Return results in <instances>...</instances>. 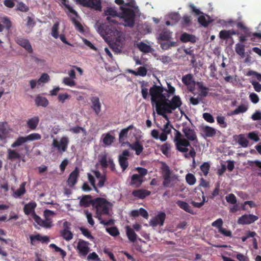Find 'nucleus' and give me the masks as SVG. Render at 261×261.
I'll return each instance as SVG.
<instances>
[{"label":"nucleus","instance_id":"1","mask_svg":"<svg viewBox=\"0 0 261 261\" xmlns=\"http://www.w3.org/2000/svg\"><path fill=\"white\" fill-rule=\"evenodd\" d=\"M149 95L152 106H155L156 113L162 115L164 118L167 119V114H170L177 108H179L182 105L180 97L174 95L171 100H169L165 88L160 85H154L151 87L149 91Z\"/></svg>","mask_w":261,"mask_h":261},{"label":"nucleus","instance_id":"2","mask_svg":"<svg viewBox=\"0 0 261 261\" xmlns=\"http://www.w3.org/2000/svg\"><path fill=\"white\" fill-rule=\"evenodd\" d=\"M121 12L118 13L116 8L107 7L104 10L107 20L112 22H118L125 27H133L136 15L139 12L138 7L134 0L120 7Z\"/></svg>","mask_w":261,"mask_h":261},{"label":"nucleus","instance_id":"3","mask_svg":"<svg viewBox=\"0 0 261 261\" xmlns=\"http://www.w3.org/2000/svg\"><path fill=\"white\" fill-rule=\"evenodd\" d=\"M175 130L174 142L176 149L179 152L186 153L185 156L186 158L190 157L194 159L196 155L195 149L190 145V141H197V136L195 132L188 125H183L182 131L184 136L180 132Z\"/></svg>","mask_w":261,"mask_h":261},{"label":"nucleus","instance_id":"4","mask_svg":"<svg viewBox=\"0 0 261 261\" xmlns=\"http://www.w3.org/2000/svg\"><path fill=\"white\" fill-rule=\"evenodd\" d=\"M92 205L96 209V217L100 220V223L107 225L111 221H106L101 220V215H109L113 204L102 198H97L92 201Z\"/></svg>","mask_w":261,"mask_h":261},{"label":"nucleus","instance_id":"5","mask_svg":"<svg viewBox=\"0 0 261 261\" xmlns=\"http://www.w3.org/2000/svg\"><path fill=\"white\" fill-rule=\"evenodd\" d=\"M105 24H101L99 22H97L95 25L97 32L103 37L108 35V37L111 38V39L117 41L120 40L123 36L122 32L115 28H111L107 30L105 29Z\"/></svg>","mask_w":261,"mask_h":261},{"label":"nucleus","instance_id":"6","mask_svg":"<svg viewBox=\"0 0 261 261\" xmlns=\"http://www.w3.org/2000/svg\"><path fill=\"white\" fill-rule=\"evenodd\" d=\"M88 179L93 187L94 190L98 192L97 188L95 184V179L98 181L97 187L99 188L102 187L106 181V177L104 175L101 174L97 170H92L91 173H88Z\"/></svg>","mask_w":261,"mask_h":261},{"label":"nucleus","instance_id":"7","mask_svg":"<svg viewBox=\"0 0 261 261\" xmlns=\"http://www.w3.org/2000/svg\"><path fill=\"white\" fill-rule=\"evenodd\" d=\"M162 174L164 177L163 185L169 187L173 185L177 180V176L172 174L169 168L165 164H163L162 168Z\"/></svg>","mask_w":261,"mask_h":261},{"label":"nucleus","instance_id":"8","mask_svg":"<svg viewBox=\"0 0 261 261\" xmlns=\"http://www.w3.org/2000/svg\"><path fill=\"white\" fill-rule=\"evenodd\" d=\"M69 142V138L67 137L63 136L59 140L54 139L53 141L52 146L56 148L59 152L62 153L67 150Z\"/></svg>","mask_w":261,"mask_h":261},{"label":"nucleus","instance_id":"9","mask_svg":"<svg viewBox=\"0 0 261 261\" xmlns=\"http://www.w3.org/2000/svg\"><path fill=\"white\" fill-rule=\"evenodd\" d=\"M171 38V33L169 32H164L161 34L158 37L162 48L164 49H167L171 46H174L175 43L174 42L170 41L169 40Z\"/></svg>","mask_w":261,"mask_h":261},{"label":"nucleus","instance_id":"10","mask_svg":"<svg viewBox=\"0 0 261 261\" xmlns=\"http://www.w3.org/2000/svg\"><path fill=\"white\" fill-rule=\"evenodd\" d=\"M90 244L84 240L80 239L76 244L75 248L80 256L85 257L90 251Z\"/></svg>","mask_w":261,"mask_h":261},{"label":"nucleus","instance_id":"11","mask_svg":"<svg viewBox=\"0 0 261 261\" xmlns=\"http://www.w3.org/2000/svg\"><path fill=\"white\" fill-rule=\"evenodd\" d=\"M76 3L83 6L87 7L95 10L101 9V0H74Z\"/></svg>","mask_w":261,"mask_h":261},{"label":"nucleus","instance_id":"12","mask_svg":"<svg viewBox=\"0 0 261 261\" xmlns=\"http://www.w3.org/2000/svg\"><path fill=\"white\" fill-rule=\"evenodd\" d=\"M197 189H195L194 194V200L191 203L195 207H200L204 204L205 197L202 191H197Z\"/></svg>","mask_w":261,"mask_h":261},{"label":"nucleus","instance_id":"13","mask_svg":"<svg viewBox=\"0 0 261 261\" xmlns=\"http://www.w3.org/2000/svg\"><path fill=\"white\" fill-rule=\"evenodd\" d=\"M165 119L167 120V122H165V124L163 125V128L161 129L162 133H161L160 140L162 142H165L167 140V135L170 134L171 133L172 129H173L172 124L170 123V122L169 120L168 117H167V119Z\"/></svg>","mask_w":261,"mask_h":261},{"label":"nucleus","instance_id":"14","mask_svg":"<svg viewBox=\"0 0 261 261\" xmlns=\"http://www.w3.org/2000/svg\"><path fill=\"white\" fill-rule=\"evenodd\" d=\"M12 129L6 122H0V139L5 140L9 137Z\"/></svg>","mask_w":261,"mask_h":261},{"label":"nucleus","instance_id":"15","mask_svg":"<svg viewBox=\"0 0 261 261\" xmlns=\"http://www.w3.org/2000/svg\"><path fill=\"white\" fill-rule=\"evenodd\" d=\"M258 219V217L252 215H244L240 217L238 220V223L240 224L245 225L249 224L254 222Z\"/></svg>","mask_w":261,"mask_h":261},{"label":"nucleus","instance_id":"16","mask_svg":"<svg viewBox=\"0 0 261 261\" xmlns=\"http://www.w3.org/2000/svg\"><path fill=\"white\" fill-rule=\"evenodd\" d=\"M166 215L164 213H159L155 217L150 219L149 224L153 227L158 225L162 226L165 219Z\"/></svg>","mask_w":261,"mask_h":261},{"label":"nucleus","instance_id":"17","mask_svg":"<svg viewBox=\"0 0 261 261\" xmlns=\"http://www.w3.org/2000/svg\"><path fill=\"white\" fill-rule=\"evenodd\" d=\"M129 156V152L128 150H125L119 155V162L123 170H124L128 166L127 159Z\"/></svg>","mask_w":261,"mask_h":261},{"label":"nucleus","instance_id":"18","mask_svg":"<svg viewBox=\"0 0 261 261\" xmlns=\"http://www.w3.org/2000/svg\"><path fill=\"white\" fill-rule=\"evenodd\" d=\"M127 146L132 150L135 151L136 154L137 155L141 154L144 149L143 145L138 140H137L132 144L127 143Z\"/></svg>","mask_w":261,"mask_h":261},{"label":"nucleus","instance_id":"19","mask_svg":"<svg viewBox=\"0 0 261 261\" xmlns=\"http://www.w3.org/2000/svg\"><path fill=\"white\" fill-rule=\"evenodd\" d=\"M80 171L78 168H75V169L70 174L69 176L67 179L68 185L71 187H73L77 182V179L79 175Z\"/></svg>","mask_w":261,"mask_h":261},{"label":"nucleus","instance_id":"20","mask_svg":"<svg viewBox=\"0 0 261 261\" xmlns=\"http://www.w3.org/2000/svg\"><path fill=\"white\" fill-rule=\"evenodd\" d=\"M91 102V108L96 115L99 114L101 111V103L98 97H92L90 99Z\"/></svg>","mask_w":261,"mask_h":261},{"label":"nucleus","instance_id":"21","mask_svg":"<svg viewBox=\"0 0 261 261\" xmlns=\"http://www.w3.org/2000/svg\"><path fill=\"white\" fill-rule=\"evenodd\" d=\"M34 220L35 222L39 226L49 228L51 226L52 221L50 220H42L36 214L30 218Z\"/></svg>","mask_w":261,"mask_h":261},{"label":"nucleus","instance_id":"22","mask_svg":"<svg viewBox=\"0 0 261 261\" xmlns=\"http://www.w3.org/2000/svg\"><path fill=\"white\" fill-rule=\"evenodd\" d=\"M37 204L34 202H29L24 205V212L25 215L29 216L30 218L35 214V208Z\"/></svg>","mask_w":261,"mask_h":261},{"label":"nucleus","instance_id":"23","mask_svg":"<svg viewBox=\"0 0 261 261\" xmlns=\"http://www.w3.org/2000/svg\"><path fill=\"white\" fill-rule=\"evenodd\" d=\"M99 161L102 167H106L110 165L112 169H114V164L113 160L111 159L107 160L106 153H102L99 155Z\"/></svg>","mask_w":261,"mask_h":261},{"label":"nucleus","instance_id":"24","mask_svg":"<svg viewBox=\"0 0 261 261\" xmlns=\"http://www.w3.org/2000/svg\"><path fill=\"white\" fill-rule=\"evenodd\" d=\"M234 139L242 147L246 148L249 146V141L243 134L236 135L234 137Z\"/></svg>","mask_w":261,"mask_h":261},{"label":"nucleus","instance_id":"25","mask_svg":"<svg viewBox=\"0 0 261 261\" xmlns=\"http://www.w3.org/2000/svg\"><path fill=\"white\" fill-rule=\"evenodd\" d=\"M182 83L187 86L188 88L191 90L194 87L195 82L193 79V76L191 74H189L184 76L182 77Z\"/></svg>","mask_w":261,"mask_h":261},{"label":"nucleus","instance_id":"26","mask_svg":"<svg viewBox=\"0 0 261 261\" xmlns=\"http://www.w3.org/2000/svg\"><path fill=\"white\" fill-rule=\"evenodd\" d=\"M39 122V118L38 116H34L29 118L27 121V127L32 130L35 129Z\"/></svg>","mask_w":261,"mask_h":261},{"label":"nucleus","instance_id":"27","mask_svg":"<svg viewBox=\"0 0 261 261\" xmlns=\"http://www.w3.org/2000/svg\"><path fill=\"white\" fill-rule=\"evenodd\" d=\"M30 238L32 245L36 244L39 241L42 242H48L49 241V238L47 236H42L40 234L30 236Z\"/></svg>","mask_w":261,"mask_h":261},{"label":"nucleus","instance_id":"28","mask_svg":"<svg viewBox=\"0 0 261 261\" xmlns=\"http://www.w3.org/2000/svg\"><path fill=\"white\" fill-rule=\"evenodd\" d=\"M143 177L138 174H134L131 177L130 185L135 188H138L141 186L143 182Z\"/></svg>","mask_w":261,"mask_h":261},{"label":"nucleus","instance_id":"29","mask_svg":"<svg viewBox=\"0 0 261 261\" xmlns=\"http://www.w3.org/2000/svg\"><path fill=\"white\" fill-rule=\"evenodd\" d=\"M35 103L38 107H46L49 104V101L46 97L38 95L35 98Z\"/></svg>","mask_w":261,"mask_h":261},{"label":"nucleus","instance_id":"30","mask_svg":"<svg viewBox=\"0 0 261 261\" xmlns=\"http://www.w3.org/2000/svg\"><path fill=\"white\" fill-rule=\"evenodd\" d=\"M17 43L23 47L28 53H31L33 51L32 46L28 40L22 38H19L17 40Z\"/></svg>","mask_w":261,"mask_h":261},{"label":"nucleus","instance_id":"31","mask_svg":"<svg viewBox=\"0 0 261 261\" xmlns=\"http://www.w3.org/2000/svg\"><path fill=\"white\" fill-rule=\"evenodd\" d=\"M61 1L63 6L64 7V9L70 17H71L72 15L73 16H77V13L73 10L72 7L70 6L67 0Z\"/></svg>","mask_w":261,"mask_h":261},{"label":"nucleus","instance_id":"32","mask_svg":"<svg viewBox=\"0 0 261 261\" xmlns=\"http://www.w3.org/2000/svg\"><path fill=\"white\" fill-rule=\"evenodd\" d=\"M137 46L140 51L145 53H151L154 50L149 43H145L143 42H140L137 44Z\"/></svg>","mask_w":261,"mask_h":261},{"label":"nucleus","instance_id":"33","mask_svg":"<svg viewBox=\"0 0 261 261\" xmlns=\"http://www.w3.org/2000/svg\"><path fill=\"white\" fill-rule=\"evenodd\" d=\"M150 192L144 189L135 190L132 192L133 195L137 198L143 199L149 195Z\"/></svg>","mask_w":261,"mask_h":261},{"label":"nucleus","instance_id":"34","mask_svg":"<svg viewBox=\"0 0 261 261\" xmlns=\"http://www.w3.org/2000/svg\"><path fill=\"white\" fill-rule=\"evenodd\" d=\"M201 130L206 137H212L216 134V130L214 128L208 126H202Z\"/></svg>","mask_w":261,"mask_h":261},{"label":"nucleus","instance_id":"35","mask_svg":"<svg viewBox=\"0 0 261 261\" xmlns=\"http://www.w3.org/2000/svg\"><path fill=\"white\" fill-rule=\"evenodd\" d=\"M128 72L132 73L136 76H145L147 75V69L143 66L140 67L138 68L137 71H135L132 69H128Z\"/></svg>","mask_w":261,"mask_h":261},{"label":"nucleus","instance_id":"36","mask_svg":"<svg viewBox=\"0 0 261 261\" xmlns=\"http://www.w3.org/2000/svg\"><path fill=\"white\" fill-rule=\"evenodd\" d=\"M125 231L127 237L129 241L134 242L137 239V234L129 226H126Z\"/></svg>","mask_w":261,"mask_h":261},{"label":"nucleus","instance_id":"37","mask_svg":"<svg viewBox=\"0 0 261 261\" xmlns=\"http://www.w3.org/2000/svg\"><path fill=\"white\" fill-rule=\"evenodd\" d=\"M177 204L178 206L181 209L184 210L186 212L192 214H194V211L193 209L191 207L189 204L186 202L178 200L177 201Z\"/></svg>","mask_w":261,"mask_h":261},{"label":"nucleus","instance_id":"38","mask_svg":"<svg viewBox=\"0 0 261 261\" xmlns=\"http://www.w3.org/2000/svg\"><path fill=\"white\" fill-rule=\"evenodd\" d=\"M102 142L106 146H110L114 141L115 137L109 133L105 134L102 136Z\"/></svg>","mask_w":261,"mask_h":261},{"label":"nucleus","instance_id":"39","mask_svg":"<svg viewBox=\"0 0 261 261\" xmlns=\"http://www.w3.org/2000/svg\"><path fill=\"white\" fill-rule=\"evenodd\" d=\"M25 182H22L19 188L16 191H15L13 194V196L14 198H18L21 195H23L25 192Z\"/></svg>","mask_w":261,"mask_h":261},{"label":"nucleus","instance_id":"40","mask_svg":"<svg viewBox=\"0 0 261 261\" xmlns=\"http://www.w3.org/2000/svg\"><path fill=\"white\" fill-rule=\"evenodd\" d=\"M180 40L184 42L188 41L191 42H195L196 41V38L193 35L187 33H184L180 37Z\"/></svg>","mask_w":261,"mask_h":261},{"label":"nucleus","instance_id":"41","mask_svg":"<svg viewBox=\"0 0 261 261\" xmlns=\"http://www.w3.org/2000/svg\"><path fill=\"white\" fill-rule=\"evenodd\" d=\"M28 142L26 137H18L11 145V147L15 148L20 146L24 143Z\"/></svg>","mask_w":261,"mask_h":261},{"label":"nucleus","instance_id":"42","mask_svg":"<svg viewBox=\"0 0 261 261\" xmlns=\"http://www.w3.org/2000/svg\"><path fill=\"white\" fill-rule=\"evenodd\" d=\"M91 197L90 196H85L81 198L80 202V205L82 206H88L91 203H92Z\"/></svg>","mask_w":261,"mask_h":261},{"label":"nucleus","instance_id":"43","mask_svg":"<svg viewBox=\"0 0 261 261\" xmlns=\"http://www.w3.org/2000/svg\"><path fill=\"white\" fill-rule=\"evenodd\" d=\"M134 127L133 125H130L126 128H123L121 130L119 135V140L120 142L123 140V138L127 136L129 130L133 129Z\"/></svg>","mask_w":261,"mask_h":261},{"label":"nucleus","instance_id":"44","mask_svg":"<svg viewBox=\"0 0 261 261\" xmlns=\"http://www.w3.org/2000/svg\"><path fill=\"white\" fill-rule=\"evenodd\" d=\"M235 50L237 54L240 56L242 58L245 57V46L240 43H237L235 46Z\"/></svg>","mask_w":261,"mask_h":261},{"label":"nucleus","instance_id":"45","mask_svg":"<svg viewBox=\"0 0 261 261\" xmlns=\"http://www.w3.org/2000/svg\"><path fill=\"white\" fill-rule=\"evenodd\" d=\"M198 21L202 25L206 27L211 21V20L208 16L202 15L198 17Z\"/></svg>","mask_w":261,"mask_h":261},{"label":"nucleus","instance_id":"46","mask_svg":"<svg viewBox=\"0 0 261 261\" xmlns=\"http://www.w3.org/2000/svg\"><path fill=\"white\" fill-rule=\"evenodd\" d=\"M69 131L73 134L82 133L83 136H86L87 135V132L86 129H84L83 127L79 126L71 127L69 129Z\"/></svg>","mask_w":261,"mask_h":261},{"label":"nucleus","instance_id":"47","mask_svg":"<svg viewBox=\"0 0 261 261\" xmlns=\"http://www.w3.org/2000/svg\"><path fill=\"white\" fill-rule=\"evenodd\" d=\"M61 234L63 238L67 241L73 238V234L70 230H62Z\"/></svg>","mask_w":261,"mask_h":261},{"label":"nucleus","instance_id":"48","mask_svg":"<svg viewBox=\"0 0 261 261\" xmlns=\"http://www.w3.org/2000/svg\"><path fill=\"white\" fill-rule=\"evenodd\" d=\"M167 89H165V92L166 93L168 98L175 93V88L171 85L170 83L167 82Z\"/></svg>","mask_w":261,"mask_h":261},{"label":"nucleus","instance_id":"49","mask_svg":"<svg viewBox=\"0 0 261 261\" xmlns=\"http://www.w3.org/2000/svg\"><path fill=\"white\" fill-rule=\"evenodd\" d=\"M71 18L72 21L73 23H74L75 27H76V29L79 31L80 32H83L84 30L83 28L82 25L81 24L80 21H79V17L77 15V16H73V15L70 17Z\"/></svg>","mask_w":261,"mask_h":261},{"label":"nucleus","instance_id":"50","mask_svg":"<svg viewBox=\"0 0 261 261\" xmlns=\"http://www.w3.org/2000/svg\"><path fill=\"white\" fill-rule=\"evenodd\" d=\"M235 34V32L232 31H226L223 30L220 31L219 33V37L221 39H227L231 35Z\"/></svg>","mask_w":261,"mask_h":261},{"label":"nucleus","instance_id":"51","mask_svg":"<svg viewBox=\"0 0 261 261\" xmlns=\"http://www.w3.org/2000/svg\"><path fill=\"white\" fill-rule=\"evenodd\" d=\"M25 137L28 142L30 141H33L35 140H38L41 139V135L39 134L36 133L29 134L26 136Z\"/></svg>","mask_w":261,"mask_h":261},{"label":"nucleus","instance_id":"52","mask_svg":"<svg viewBox=\"0 0 261 261\" xmlns=\"http://www.w3.org/2000/svg\"><path fill=\"white\" fill-rule=\"evenodd\" d=\"M169 18L172 20V22H170L169 21H167L166 24L167 25L173 24V23L176 22L179 20V17L177 13H174L169 15Z\"/></svg>","mask_w":261,"mask_h":261},{"label":"nucleus","instance_id":"53","mask_svg":"<svg viewBox=\"0 0 261 261\" xmlns=\"http://www.w3.org/2000/svg\"><path fill=\"white\" fill-rule=\"evenodd\" d=\"M20 157L19 154L14 150L9 149L8 150V158L10 160H14Z\"/></svg>","mask_w":261,"mask_h":261},{"label":"nucleus","instance_id":"54","mask_svg":"<svg viewBox=\"0 0 261 261\" xmlns=\"http://www.w3.org/2000/svg\"><path fill=\"white\" fill-rule=\"evenodd\" d=\"M62 83L68 86L74 87L75 86V82L74 79L70 78L69 77H65L63 79Z\"/></svg>","mask_w":261,"mask_h":261},{"label":"nucleus","instance_id":"55","mask_svg":"<svg viewBox=\"0 0 261 261\" xmlns=\"http://www.w3.org/2000/svg\"><path fill=\"white\" fill-rule=\"evenodd\" d=\"M49 247L54 249L56 252H59L62 256V258H64L66 256V252L55 244H50L49 245Z\"/></svg>","mask_w":261,"mask_h":261},{"label":"nucleus","instance_id":"56","mask_svg":"<svg viewBox=\"0 0 261 261\" xmlns=\"http://www.w3.org/2000/svg\"><path fill=\"white\" fill-rule=\"evenodd\" d=\"M186 180L190 185H193L195 184L196 179L195 177L192 173H188L186 175Z\"/></svg>","mask_w":261,"mask_h":261},{"label":"nucleus","instance_id":"57","mask_svg":"<svg viewBox=\"0 0 261 261\" xmlns=\"http://www.w3.org/2000/svg\"><path fill=\"white\" fill-rule=\"evenodd\" d=\"M70 96L67 93H60L58 96V99L59 102L64 103L66 100L69 99Z\"/></svg>","mask_w":261,"mask_h":261},{"label":"nucleus","instance_id":"58","mask_svg":"<svg viewBox=\"0 0 261 261\" xmlns=\"http://www.w3.org/2000/svg\"><path fill=\"white\" fill-rule=\"evenodd\" d=\"M59 25V22H57L54 24L51 29V35L55 38H58L59 37L58 33Z\"/></svg>","mask_w":261,"mask_h":261},{"label":"nucleus","instance_id":"59","mask_svg":"<svg viewBox=\"0 0 261 261\" xmlns=\"http://www.w3.org/2000/svg\"><path fill=\"white\" fill-rule=\"evenodd\" d=\"M247 110V107L244 105L239 106L231 114H238L239 113H244Z\"/></svg>","mask_w":261,"mask_h":261},{"label":"nucleus","instance_id":"60","mask_svg":"<svg viewBox=\"0 0 261 261\" xmlns=\"http://www.w3.org/2000/svg\"><path fill=\"white\" fill-rule=\"evenodd\" d=\"M106 230L111 236L113 237H116L119 234L118 229L115 227L108 228Z\"/></svg>","mask_w":261,"mask_h":261},{"label":"nucleus","instance_id":"61","mask_svg":"<svg viewBox=\"0 0 261 261\" xmlns=\"http://www.w3.org/2000/svg\"><path fill=\"white\" fill-rule=\"evenodd\" d=\"M247 136L250 140H253L254 142H258L259 141V137L258 134L255 132L248 133Z\"/></svg>","mask_w":261,"mask_h":261},{"label":"nucleus","instance_id":"62","mask_svg":"<svg viewBox=\"0 0 261 261\" xmlns=\"http://www.w3.org/2000/svg\"><path fill=\"white\" fill-rule=\"evenodd\" d=\"M88 261H99L100 258L95 252L90 253L87 258Z\"/></svg>","mask_w":261,"mask_h":261},{"label":"nucleus","instance_id":"63","mask_svg":"<svg viewBox=\"0 0 261 261\" xmlns=\"http://www.w3.org/2000/svg\"><path fill=\"white\" fill-rule=\"evenodd\" d=\"M50 80L49 76L47 73H43L38 81V83L40 84L41 83H45L48 82Z\"/></svg>","mask_w":261,"mask_h":261},{"label":"nucleus","instance_id":"64","mask_svg":"<svg viewBox=\"0 0 261 261\" xmlns=\"http://www.w3.org/2000/svg\"><path fill=\"white\" fill-rule=\"evenodd\" d=\"M249 97L251 102L254 104L258 103L259 100V96L253 92L250 93Z\"/></svg>","mask_w":261,"mask_h":261}]
</instances>
